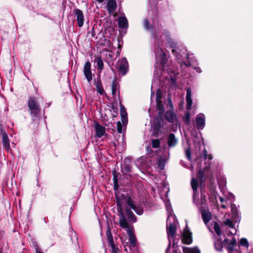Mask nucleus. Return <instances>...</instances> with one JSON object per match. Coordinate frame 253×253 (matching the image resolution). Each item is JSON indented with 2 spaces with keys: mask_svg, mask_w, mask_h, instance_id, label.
Returning <instances> with one entry per match:
<instances>
[{
  "mask_svg": "<svg viewBox=\"0 0 253 253\" xmlns=\"http://www.w3.org/2000/svg\"><path fill=\"white\" fill-rule=\"evenodd\" d=\"M183 253H200V250L196 247L195 248H188L183 247Z\"/></svg>",
  "mask_w": 253,
  "mask_h": 253,
  "instance_id": "nucleus-25",
  "label": "nucleus"
},
{
  "mask_svg": "<svg viewBox=\"0 0 253 253\" xmlns=\"http://www.w3.org/2000/svg\"><path fill=\"white\" fill-rule=\"evenodd\" d=\"M127 233L129 236L130 246L132 247H135L137 244V241L134 234L133 228H128Z\"/></svg>",
  "mask_w": 253,
  "mask_h": 253,
  "instance_id": "nucleus-12",
  "label": "nucleus"
},
{
  "mask_svg": "<svg viewBox=\"0 0 253 253\" xmlns=\"http://www.w3.org/2000/svg\"><path fill=\"white\" fill-rule=\"evenodd\" d=\"M166 41H167L169 46L171 48L175 47L176 45V42L172 39L169 34L166 35Z\"/></svg>",
  "mask_w": 253,
  "mask_h": 253,
  "instance_id": "nucleus-28",
  "label": "nucleus"
},
{
  "mask_svg": "<svg viewBox=\"0 0 253 253\" xmlns=\"http://www.w3.org/2000/svg\"><path fill=\"white\" fill-rule=\"evenodd\" d=\"M193 202L196 205L198 208L199 207H205L208 206L206 203V196L203 193H201V201L200 202H196V194H193Z\"/></svg>",
  "mask_w": 253,
  "mask_h": 253,
  "instance_id": "nucleus-14",
  "label": "nucleus"
},
{
  "mask_svg": "<svg viewBox=\"0 0 253 253\" xmlns=\"http://www.w3.org/2000/svg\"><path fill=\"white\" fill-rule=\"evenodd\" d=\"M35 250H36V253H43L40 247L38 245H36L35 246Z\"/></svg>",
  "mask_w": 253,
  "mask_h": 253,
  "instance_id": "nucleus-47",
  "label": "nucleus"
},
{
  "mask_svg": "<svg viewBox=\"0 0 253 253\" xmlns=\"http://www.w3.org/2000/svg\"><path fill=\"white\" fill-rule=\"evenodd\" d=\"M111 89L113 97H116L117 95H119V90H118L117 84L115 80L112 83Z\"/></svg>",
  "mask_w": 253,
  "mask_h": 253,
  "instance_id": "nucleus-23",
  "label": "nucleus"
},
{
  "mask_svg": "<svg viewBox=\"0 0 253 253\" xmlns=\"http://www.w3.org/2000/svg\"><path fill=\"white\" fill-rule=\"evenodd\" d=\"M109 245L111 247V252L112 253H118L119 252L118 247L115 245L114 243Z\"/></svg>",
  "mask_w": 253,
  "mask_h": 253,
  "instance_id": "nucleus-39",
  "label": "nucleus"
},
{
  "mask_svg": "<svg viewBox=\"0 0 253 253\" xmlns=\"http://www.w3.org/2000/svg\"><path fill=\"white\" fill-rule=\"evenodd\" d=\"M237 241L235 238H233L230 242H227L225 246L227 250L230 252L232 251L234 249V247L236 245Z\"/></svg>",
  "mask_w": 253,
  "mask_h": 253,
  "instance_id": "nucleus-22",
  "label": "nucleus"
},
{
  "mask_svg": "<svg viewBox=\"0 0 253 253\" xmlns=\"http://www.w3.org/2000/svg\"><path fill=\"white\" fill-rule=\"evenodd\" d=\"M125 211L126 212L127 219L129 222L134 223L136 221L137 218L131 209H129L128 208H126L125 209Z\"/></svg>",
  "mask_w": 253,
  "mask_h": 253,
  "instance_id": "nucleus-16",
  "label": "nucleus"
},
{
  "mask_svg": "<svg viewBox=\"0 0 253 253\" xmlns=\"http://www.w3.org/2000/svg\"><path fill=\"white\" fill-rule=\"evenodd\" d=\"M190 113L189 112H187L184 117V121L187 124H189L190 123Z\"/></svg>",
  "mask_w": 253,
  "mask_h": 253,
  "instance_id": "nucleus-42",
  "label": "nucleus"
},
{
  "mask_svg": "<svg viewBox=\"0 0 253 253\" xmlns=\"http://www.w3.org/2000/svg\"><path fill=\"white\" fill-rule=\"evenodd\" d=\"M75 16L76 17L78 26L79 27L83 26L84 21V17L83 12L78 8L74 10Z\"/></svg>",
  "mask_w": 253,
  "mask_h": 253,
  "instance_id": "nucleus-7",
  "label": "nucleus"
},
{
  "mask_svg": "<svg viewBox=\"0 0 253 253\" xmlns=\"http://www.w3.org/2000/svg\"><path fill=\"white\" fill-rule=\"evenodd\" d=\"M0 253H3L2 250H1V249L0 248Z\"/></svg>",
  "mask_w": 253,
  "mask_h": 253,
  "instance_id": "nucleus-57",
  "label": "nucleus"
},
{
  "mask_svg": "<svg viewBox=\"0 0 253 253\" xmlns=\"http://www.w3.org/2000/svg\"><path fill=\"white\" fill-rule=\"evenodd\" d=\"M172 52L173 53V54L177 58H179L180 57V55L178 54L176 50V49H173L172 50Z\"/></svg>",
  "mask_w": 253,
  "mask_h": 253,
  "instance_id": "nucleus-48",
  "label": "nucleus"
},
{
  "mask_svg": "<svg viewBox=\"0 0 253 253\" xmlns=\"http://www.w3.org/2000/svg\"><path fill=\"white\" fill-rule=\"evenodd\" d=\"M124 200L126 204V205L132 209L136 214L138 215H141L143 213V208L136 204L134 201L133 198H132L130 195L128 194L123 195Z\"/></svg>",
  "mask_w": 253,
  "mask_h": 253,
  "instance_id": "nucleus-2",
  "label": "nucleus"
},
{
  "mask_svg": "<svg viewBox=\"0 0 253 253\" xmlns=\"http://www.w3.org/2000/svg\"><path fill=\"white\" fill-rule=\"evenodd\" d=\"M144 25L146 29H149L150 28L149 21L148 19H145L144 22Z\"/></svg>",
  "mask_w": 253,
  "mask_h": 253,
  "instance_id": "nucleus-45",
  "label": "nucleus"
},
{
  "mask_svg": "<svg viewBox=\"0 0 253 253\" xmlns=\"http://www.w3.org/2000/svg\"><path fill=\"white\" fill-rule=\"evenodd\" d=\"M221 207L222 208H223V209H225L226 208V206L225 205H223V204L221 205Z\"/></svg>",
  "mask_w": 253,
  "mask_h": 253,
  "instance_id": "nucleus-53",
  "label": "nucleus"
},
{
  "mask_svg": "<svg viewBox=\"0 0 253 253\" xmlns=\"http://www.w3.org/2000/svg\"><path fill=\"white\" fill-rule=\"evenodd\" d=\"M96 135L98 138H101L105 133L106 128L99 124H96L95 126Z\"/></svg>",
  "mask_w": 253,
  "mask_h": 253,
  "instance_id": "nucleus-17",
  "label": "nucleus"
},
{
  "mask_svg": "<svg viewBox=\"0 0 253 253\" xmlns=\"http://www.w3.org/2000/svg\"><path fill=\"white\" fill-rule=\"evenodd\" d=\"M203 155H204V159H207V157H208V153H207V151H206V149H205L203 151Z\"/></svg>",
  "mask_w": 253,
  "mask_h": 253,
  "instance_id": "nucleus-49",
  "label": "nucleus"
},
{
  "mask_svg": "<svg viewBox=\"0 0 253 253\" xmlns=\"http://www.w3.org/2000/svg\"><path fill=\"white\" fill-rule=\"evenodd\" d=\"M116 204L117 206V210L119 212V215L120 216V219L119 220L120 226L123 228L126 229V230L128 228H133V227H130L129 226V224L125 216L123 211V209L122 203L119 197H116Z\"/></svg>",
  "mask_w": 253,
  "mask_h": 253,
  "instance_id": "nucleus-3",
  "label": "nucleus"
},
{
  "mask_svg": "<svg viewBox=\"0 0 253 253\" xmlns=\"http://www.w3.org/2000/svg\"><path fill=\"white\" fill-rule=\"evenodd\" d=\"M122 171L124 174H127L130 172V166L129 164L123 165L122 166Z\"/></svg>",
  "mask_w": 253,
  "mask_h": 253,
  "instance_id": "nucleus-34",
  "label": "nucleus"
},
{
  "mask_svg": "<svg viewBox=\"0 0 253 253\" xmlns=\"http://www.w3.org/2000/svg\"><path fill=\"white\" fill-rule=\"evenodd\" d=\"M162 127L163 124L161 121L157 120L154 123L152 128L154 136L157 137L160 134Z\"/></svg>",
  "mask_w": 253,
  "mask_h": 253,
  "instance_id": "nucleus-11",
  "label": "nucleus"
},
{
  "mask_svg": "<svg viewBox=\"0 0 253 253\" xmlns=\"http://www.w3.org/2000/svg\"><path fill=\"white\" fill-rule=\"evenodd\" d=\"M192 91L190 88H188L186 90V109L189 111L192 108V105L193 103L192 99Z\"/></svg>",
  "mask_w": 253,
  "mask_h": 253,
  "instance_id": "nucleus-13",
  "label": "nucleus"
},
{
  "mask_svg": "<svg viewBox=\"0 0 253 253\" xmlns=\"http://www.w3.org/2000/svg\"><path fill=\"white\" fill-rule=\"evenodd\" d=\"M156 108L159 111V114L160 116L162 115L165 112V108L162 104L161 101H158L156 104Z\"/></svg>",
  "mask_w": 253,
  "mask_h": 253,
  "instance_id": "nucleus-29",
  "label": "nucleus"
},
{
  "mask_svg": "<svg viewBox=\"0 0 253 253\" xmlns=\"http://www.w3.org/2000/svg\"><path fill=\"white\" fill-rule=\"evenodd\" d=\"M203 220L205 224H207L211 219V213L209 211L208 206L199 207Z\"/></svg>",
  "mask_w": 253,
  "mask_h": 253,
  "instance_id": "nucleus-5",
  "label": "nucleus"
},
{
  "mask_svg": "<svg viewBox=\"0 0 253 253\" xmlns=\"http://www.w3.org/2000/svg\"><path fill=\"white\" fill-rule=\"evenodd\" d=\"M214 247L215 250L217 252L222 251L223 248V244L226 245L228 242V239H225L223 242L222 241V239L220 237H215L214 235Z\"/></svg>",
  "mask_w": 253,
  "mask_h": 253,
  "instance_id": "nucleus-6",
  "label": "nucleus"
},
{
  "mask_svg": "<svg viewBox=\"0 0 253 253\" xmlns=\"http://www.w3.org/2000/svg\"><path fill=\"white\" fill-rule=\"evenodd\" d=\"M117 3L115 0H108L107 3V9L110 14H113L116 11Z\"/></svg>",
  "mask_w": 253,
  "mask_h": 253,
  "instance_id": "nucleus-15",
  "label": "nucleus"
},
{
  "mask_svg": "<svg viewBox=\"0 0 253 253\" xmlns=\"http://www.w3.org/2000/svg\"><path fill=\"white\" fill-rule=\"evenodd\" d=\"M197 128L203 129L205 126V116L203 113L198 114L195 119Z\"/></svg>",
  "mask_w": 253,
  "mask_h": 253,
  "instance_id": "nucleus-9",
  "label": "nucleus"
},
{
  "mask_svg": "<svg viewBox=\"0 0 253 253\" xmlns=\"http://www.w3.org/2000/svg\"><path fill=\"white\" fill-rule=\"evenodd\" d=\"M224 201V200L222 198H220V202H223Z\"/></svg>",
  "mask_w": 253,
  "mask_h": 253,
  "instance_id": "nucleus-56",
  "label": "nucleus"
},
{
  "mask_svg": "<svg viewBox=\"0 0 253 253\" xmlns=\"http://www.w3.org/2000/svg\"><path fill=\"white\" fill-rule=\"evenodd\" d=\"M106 236L109 244L114 243L113 237L111 232V230L109 227L107 228V230L106 231Z\"/></svg>",
  "mask_w": 253,
  "mask_h": 253,
  "instance_id": "nucleus-31",
  "label": "nucleus"
},
{
  "mask_svg": "<svg viewBox=\"0 0 253 253\" xmlns=\"http://www.w3.org/2000/svg\"><path fill=\"white\" fill-rule=\"evenodd\" d=\"M119 26L121 28H127L128 27V22L125 17H120L118 18Z\"/></svg>",
  "mask_w": 253,
  "mask_h": 253,
  "instance_id": "nucleus-21",
  "label": "nucleus"
},
{
  "mask_svg": "<svg viewBox=\"0 0 253 253\" xmlns=\"http://www.w3.org/2000/svg\"><path fill=\"white\" fill-rule=\"evenodd\" d=\"M207 158L209 160H211L212 159V156L211 154L208 155Z\"/></svg>",
  "mask_w": 253,
  "mask_h": 253,
  "instance_id": "nucleus-51",
  "label": "nucleus"
},
{
  "mask_svg": "<svg viewBox=\"0 0 253 253\" xmlns=\"http://www.w3.org/2000/svg\"><path fill=\"white\" fill-rule=\"evenodd\" d=\"M117 131L120 133L122 132V126L121 123L120 122L117 123Z\"/></svg>",
  "mask_w": 253,
  "mask_h": 253,
  "instance_id": "nucleus-46",
  "label": "nucleus"
},
{
  "mask_svg": "<svg viewBox=\"0 0 253 253\" xmlns=\"http://www.w3.org/2000/svg\"><path fill=\"white\" fill-rule=\"evenodd\" d=\"M225 225L228 226L229 228H234V224L230 219H227L223 223Z\"/></svg>",
  "mask_w": 253,
  "mask_h": 253,
  "instance_id": "nucleus-41",
  "label": "nucleus"
},
{
  "mask_svg": "<svg viewBox=\"0 0 253 253\" xmlns=\"http://www.w3.org/2000/svg\"><path fill=\"white\" fill-rule=\"evenodd\" d=\"M168 101H169V104H170V105L172 106V105L171 98H169Z\"/></svg>",
  "mask_w": 253,
  "mask_h": 253,
  "instance_id": "nucleus-52",
  "label": "nucleus"
},
{
  "mask_svg": "<svg viewBox=\"0 0 253 253\" xmlns=\"http://www.w3.org/2000/svg\"><path fill=\"white\" fill-rule=\"evenodd\" d=\"M182 242L183 244L190 245L192 243V233L185 228L182 235Z\"/></svg>",
  "mask_w": 253,
  "mask_h": 253,
  "instance_id": "nucleus-10",
  "label": "nucleus"
},
{
  "mask_svg": "<svg viewBox=\"0 0 253 253\" xmlns=\"http://www.w3.org/2000/svg\"><path fill=\"white\" fill-rule=\"evenodd\" d=\"M175 231L176 228L174 224L170 223L167 226L168 234H170L171 237H173L175 235Z\"/></svg>",
  "mask_w": 253,
  "mask_h": 253,
  "instance_id": "nucleus-26",
  "label": "nucleus"
},
{
  "mask_svg": "<svg viewBox=\"0 0 253 253\" xmlns=\"http://www.w3.org/2000/svg\"><path fill=\"white\" fill-rule=\"evenodd\" d=\"M161 58L162 63H166L167 62V55L165 52L162 49H161Z\"/></svg>",
  "mask_w": 253,
  "mask_h": 253,
  "instance_id": "nucleus-40",
  "label": "nucleus"
},
{
  "mask_svg": "<svg viewBox=\"0 0 253 253\" xmlns=\"http://www.w3.org/2000/svg\"><path fill=\"white\" fill-rule=\"evenodd\" d=\"M95 62L96 63L97 69L100 70V72H101L104 68V64L101 57H97L95 59Z\"/></svg>",
  "mask_w": 253,
  "mask_h": 253,
  "instance_id": "nucleus-27",
  "label": "nucleus"
},
{
  "mask_svg": "<svg viewBox=\"0 0 253 253\" xmlns=\"http://www.w3.org/2000/svg\"><path fill=\"white\" fill-rule=\"evenodd\" d=\"M95 0L96 2H97L99 3H101L104 1V0Z\"/></svg>",
  "mask_w": 253,
  "mask_h": 253,
  "instance_id": "nucleus-50",
  "label": "nucleus"
},
{
  "mask_svg": "<svg viewBox=\"0 0 253 253\" xmlns=\"http://www.w3.org/2000/svg\"><path fill=\"white\" fill-rule=\"evenodd\" d=\"M198 174L200 175H202L203 174V171H199Z\"/></svg>",
  "mask_w": 253,
  "mask_h": 253,
  "instance_id": "nucleus-55",
  "label": "nucleus"
},
{
  "mask_svg": "<svg viewBox=\"0 0 253 253\" xmlns=\"http://www.w3.org/2000/svg\"><path fill=\"white\" fill-rule=\"evenodd\" d=\"M2 137L3 146L6 151H8L10 149V144L7 133L5 132L2 133Z\"/></svg>",
  "mask_w": 253,
  "mask_h": 253,
  "instance_id": "nucleus-18",
  "label": "nucleus"
},
{
  "mask_svg": "<svg viewBox=\"0 0 253 253\" xmlns=\"http://www.w3.org/2000/svg\"><path fill=\"white\" fill-rule=\"evenodd\" d=\"M231 213L232 214V217L235 218L236 216H238V213L237 210L236 208V206L234 204H232L231 205Z\"/></svg>",
  "mask_w": 253,
  "mask_h": 253,
  "instance_id": "nucleus-36",
  "label": "nucleus"
},
{
  "mask_svg": "<svg viewBox=\"0 0 253 253\" xmlns=\"http://www.w3.org/2000/svg\"><path fill=\"white\" fill-rule=\"evenodd\" d=\"M121 116L122 118V121L123 123H125L127 121V113L124 107L121 108Z\"/></svg>",
  "mask_w": 253,
  "mask_h": 253,
  "instance_id": "nucleus-30",
  "label": "nucleus"
},
{
  "mask_svg": "<svg viewBox=\"0 0 253 253\" xmlns=\"http://www.w3.org/2000/svg\"><path fill=\"white\" fill-rule=\"evenodd\" d=\"M116 68L122 75H125L127 73L128 69V65L126 59L122 58L116 63Z\"/></svg>",
  "mask_w": 253,
  "mask_h": 253,
  "instance_id": "nucleus-4",
  "label": "nucleus"
},
{
  "mask_svg": "<svg viewBox=\"0 0 253 253\" xmlns=\"http://www.w3.org/2000/svg\"><path fill=\"white\" fill-rule=\"evenodd\" d=\"M191 185L193 191L194 192H196L198 188V182L195 178H193L192 179Z\"/></svg>",
  "mask_w": 253,
  "mask_h": 253,
  "instance_id": "nucleus-33",
  "label": "nucleus"
},
{
  "mask_svg": "<svg viewBox=\"0 0 253 253\" xmlns=\"http://www.w3.org/2000/svg\"><path fill=\"white\" fill-rule=\"evenodd\" d=\"M175 114L172 111H167L165 114L166 119L170 123L173 122L174 119L175 118Z\"/></svg>",
  "mask_w": 253,
  "mask_h": 253,
  "instance_id": "nucleus-24",
  "label": "nucleus"
},
{
  "mask_svg": "<svg viewBox=\"0 0 253 253\" xmlns=\"http://www.w3.org/2000/svg\"><path fill=\"white\" fill-rule=\"evenodd\" d=\"M177 143V139L173 133H170L168 138V145L169 147L174 146Z\"/></svg>",
  "mask_w": 253,
  "mask_h": 253,
  "instance_id": "nucleus-19",
  "label": "nucleus"
},
{
  "mask_svg": "<svg viewBox=\"0 0 253 253\" xmlns=\"http://www.w3.org/2000/svg\"><path fill=\"white\" fill-rule=\"evenodd\" d=\"M84 74L89 83L92 80V74L91 71V63L89 61L85 62L84 67Z\"/></svg>",
  "mask_w": 253,
  "mask_h": 253,
  "instance_id": "nucleus-8",
  "label": "nucleus"
},
{
  "mask_svg": "<svg viewBox=\"0 0 253 253\" xmlns=\"http://www.w3.org/2000/svg\"><path fill=\"white\" fill-rule=\"evenodd\" d=\"M161 141L158 139H152V147L153 148H158L160 147Z\"/></svg>",
  "mask_w": 253,
  "mask_h": 253,
  "instance_id": "nucleus-35",
  "label": "nucleus"
},
{
  "mask_svg": "<svg viewBox=\"0 0 253 253\" xmlns=\"http://www.w3.org/2000/svg\"><path fill=\"white\" fill-rule=\"evenodd\" d=\"M113 180H114V189L115 190H118V189L119 188V185H118V180H117V177L115 175H114Z\"/></svg>",
  "mask_w": 253,
  "mask_h": 253,
  "instance_id": "nucleus-43",
  "label": "nucleus"
},
{
  "mask_svg": "<svg viewBox=\"0 0 253 253\" xmlns=\"http://www.w3.org/2000/svg\"><path fill=\"white\" fill-rule=\"evenodd\" d=\"M213 229L218 236L219 237L221 235L222 232L220 227L218 223L216 222H214V223Z\"/></svg>",
  "mask_w": 253,
  "mask_h": 253,
  "instance_id": "nucleus-32",
  "label": "nucleus"
},
{
  "mask_svg": "<svg viewBox=\"0 0 253 253\" xmlns=\"http://www.w3.org/2000/svg\"><path fill=\"white\" fill-rule=\"evenodd\" d=\"M168 249L167 250L166 253H168Z\"/></svg>",
  "mask_w": 253,
  "mask_h": 253,
  "instance_id": "nucleus-58",
  "label": "nucleus"
},
{
  "mask_svg": "<svg viewBox=\"0 0 253 253\" xmlns=\"http://www.w3.org/2000/svg\"><path fill=\"white\" fill-rule=\"evenodd\" d=\"M27 104L30 111V114L33 120H35V118L38 117L40 114V105L37 98L34 96H30L29 97Z\"/></svg>",
  "mask_w": 253,
  "mask_h": 253,
  "instance_id": "nucleus-1",
  "label": "nucleus"
},
{
  "mask_svg": "<svg viewBox=\"0 0 253 253\" xmlns=\"http://www.w3.org/2000/svg\"><path fill=\"white\" fill-rule=\"evenodd\" d=\"M185 154L187 159L189 161H191V149H190V147L185 149Z\"/></svg>",
  "mask_w": 253,
  "mask_h": 253,
  "instance_id": "nucleus-37",
  "label": "nucleus"
},
{
  "mask_svg": "<svg viewBox=\"0 0 253 253\" xmlns=\"http://www.w3.org/2000/svg\"><path fill=\"white\" fill-rule=\"evenodd\" d=\"M239 243L241 246L245 247L247 249L248 248L249 244L247 239L244 238H242Z\"/></svg>",
  "mask_w": 253,
  "mask_h": 253,
  "instance_id": "nucleus-38",
  "label": "nucleus"
},
{
  "mask_svg": "<svg viewBox=\"0 0 253 253\" xmlns=\"http://www.w3.org/2000/svg\"><path fill=\"white\" fill-rule=\"evenodd\" d=\"M95 85L98 93L101 95L105 94V90L103 88L100 79H97L96 82L95 83Z\"/></svg>",
  "mask_w": 253,
  "mask_h": 253,
  "instance_id": "nucleus-20",
  "label": "nucleus"
},
{
  "mask_svg": "<svg viewBox=\"0 0 253 253\" xmlns=\"http://www.w3.org/2000/svg\"><path fill=\"white\" fill-rule=\"evenodd\" d=\"M125 163L130 162V161H129V159H125Z\"/></svg>",
  "mask_w": 253,
  "mask_h": 253,
  "instance_id": "nucleus-54",
  "label": "nucleus"
},
{
  "mask_svg": "<svg viewBox=\"0 0 253 253\" xmlns=\"http://www.w3.org/2000/svg\"><path fill=\"white\" fill-rule=\"evenodd\" d=\"M161 92L160 90H158L157 91L156 93V102H158V101H161Z\"/></svg>",
  "mask_w": 253,
  "mask_h": 253,
  "instance_id": "nucleus-44",
  "label": "nucleus"
}]
</instances>
